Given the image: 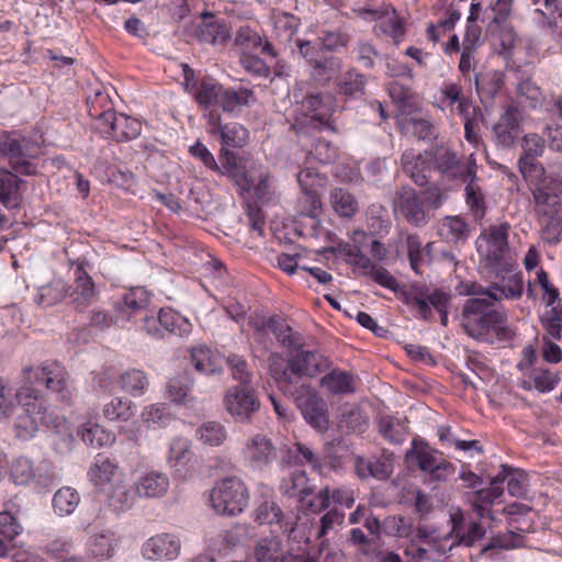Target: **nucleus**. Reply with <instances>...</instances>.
<instances>
[{"label": "nucleus", "instance_id": "obj_1", "mask_svg": "<svg viewBox=\"0 0 562 562\" xmlns=\"http://www.w3.org/2000/svg\"><path fill=\"white\" fill-rule=\"evenodd\" d=\"M24 383L16 390L19 403L23 411L14 422V430L18 438L27 440L38 430L36 409H41L38 402V389L34 385H44L47 390L57 394V398L70 405L72 391L69 374L58 362H45L36 368L29 367L23 370Z\"/></svg>", "mask_w": 562, "mask_h": 562}, {"label": "nucleus", "instance_id": "obj_2", "mask_svg": "<svg viewBox=\"0 0 562 562\" xmlns=\"http://www.w3.org/2000/svg\"><path fill=\"white\" fill-rule=\"evenodd\" d=\"M470 296L462 306L460 325L464 333L482 342H508L516 335L508 322V313L501 297L480 284L467 289Z\"/></svg>", "mask_w": 562, "mask_h": 562}, {"label": "nucleus", "instance_id": "obj_3", "mask_svg": "<svg viewBox=\"0 0 562 562\" xmlns=\"http://www.w3.org/2000/svg\"><path fill=\"white\" fill-rule=\"evenodd\" d=\"M277 381L283 394L293 400L307 424L321 432L328 429L327 405L310 384L299 383L286 371Z\"/></svg>", "mask_w": 562, "mask_h": 562}, {"label": "nucleus", "instance_id": "obj_4", "mask_svg": "<svg viewBox=\"0 0 562 562\" xmlns=\"http://www.w3.org/2000/svg\"><path fill=\"white\" fill-rule=\"evenodd\" d=\"M402 300L405 305L416 308L418 316L424 321L432 318L431 307H434L440 315L441 325H448V314L452 300L450 292L415 282L402 292Z\"/></svg>", "mask_w": 562, "mask_h": 562}, {"label": "nucleus", "instance_id": "obj_5", "mask_svg": "<svg viewBox=\"0 0 562 562\" xmlns=\"http://www.w3.org/2000/svg\"><path fill=\"white\" fill-rule=\"evenodd\" d=\"M249 498L245 482L235 475L218 480L210 492L211 506L218 515H239L248 506Z\"/></svg>", "mask_w": 562, "mask_h": 562}, {"label": "nucleus", "instance_id": "obj_6", "mask_svg": "<svg viewBox=\"0 0 562 562\" xmlns=\"http://www.w3.org/2000/svg\"><path fill=\"white\" fill-rule=\"evenodd\" d=\"M0 153L15 172L23 176L36 175V167L30 161L40 155V146L36 142L15 131L3 132L0 135Z\"/></svg>", "mask_w": 562, "mask_h": 562}, {"label": "nucleus", "instance_id": "obj_7", "mask_svg": "<svg viewBox=\"0 0 562 562\" xmlns=\"http://www.w3.org/2000/svg\"><path fill=\"white\" fill-rule=\"evenodd\" d=\"M510 225L507 222L494 224L481 234V238L486 243L484 259L486 266L494 274L509 272L515 265L508 245V234Z\"/></svg>", "mask_w": 562, "mask_h": 562}, {"label": "nucleus", "instance_id": "obj_8", "mask_svg": "<svg viewBox=\"0 0 562 562\" xmlns=\"http://www.w3.org/2000/svg\"><path fill=\"white\" fill-rule=\"evenodd\" d=\"M434 168L446 182L462 184L477 172L476 160L473 155L459 156L450 148H438L431 156Z\"/></svg>", "mask_w": 562, "mask_h": 562}, {"label": "nucleus", "instance_id": "obj_9", "mask_svg": "<svg viewBox=\"0 0 562 562\" xmlns=\"http://www.w3.org/2000/svg\"><path fill=\"white\" fill-rule=\"evenodd\" d=\"M297 111L301 117H296V124L306 133L335 132L330 122L331 113L324 102L321 92L310 93L301 101Z\"/></svg>", "mask_w": 562, "mask_h": 562}, {"label": "nucleus", "instance_id": "obj_10", "mask_svg": "<svg viewBox=\"0 0 562 562\" xmlns=\"http://www.w3.org/2000/svg\"><path fill=\"white\" fill-rule=\"evenodd\" d=\"M69 265L74 268V282L67 286L68 303L75 311L82 312L95 301L98 290L87 271L88 263L85 259H69Z\"/></svg>", "mask_w": 562, "mask_h": 562}, {"label": "nucleus", "instance_id": "obj_11", "mask_svg": "<svg viewBox=\"0 0 562 562\" xmlns=\"http://www.w3.org/2000/svg\"><path fill=\"white\" fill-rule=\"evenodd\" d=\"M393 207L395 214L415 227L426 226L431 218L425 199L408 186H403L396 191Z\"/></svg>", "mask_w": 562, "mask_h": 562}, {"label": "nucleus", "instance_id": "obj_12", "mask_svg": "<svg viewBox=\"0 0 562 562\" xmlns=\"http://www.w3.org/2000/svg\"><path fill=\"white\" fill-rule=\"evenodd\" d=\"M224 407L236 422L246 423L259 411L260 401L250 385H234L225 393Z\"/></svg>", "mask_w": 562, "mask_h": 562}, {"label": "nucleus", "instance_id": "obj_13", "mask_svg": "<svg viewBox=\"0 0 562 562\" xmlns=\"http://www.w3.org/2000/svg\"><path fill=\"white\" fill-rule=\"evenodd\" d=\"M100 115L101 121L95 128L105 137H111L116 142L135 139L142 132V123L123 113L106 111Z\"/></svg>", "mask_w": 562, "mask_h": 562}, {"label": "nucleus", "instance_id": "obj_14", "mask_svg": "<svg viewBox=\"0 0 562 562\" xmlns=\"http://www.w3.org/2000/svg\"><path fill=\"white\" fill-rule=\"evenodd\" d=\"M218 169L215 171L229 178L241 192L249 191L254 184V178L250 175L254 162L244 156H239L234 151L222 148L220 154Z\"/></svg>", "mask_w": 562, "mask_h": 562}, {"label": "nucleus", "instance_id": "obj_15", "mask_svg": "<svg viewBox=\"0 0 562 562\" xmlns=\"http://www.w3.org/2000/svg\"><path fill=\"white\" fill-rule=\"evenodd\" d=\"M243 456L249 468L262 471L277 460L278 451L270 438L258 434L245 442Z\"/></svg>", "mask_w": 562, "mask_h": 562}, {"label": "nucleus", "instance_id": "obj_16", "mask_svg": "<svg viewBox=\"0 0 562 562\" xmlns=\"http://www.w3.org/2000/svg\"><path fill=\"white\" fill-rule=\"evenodd\" d=\"M522 113L516 105H507L493 126V139L496 146L512 148L521 132Z\"/></svg>", "mask_w": 562, "mask_h": 562}, {"label": "nucleus", "instance_id": "obj_17", "mask_svg": "<svg viewBox=\"0 0 562 562\" xmlns=\"http://www.w3.org/2000/svg\"><path fill=\"white\" fill-rule=\"evenodd\" d=\"M149 306L150 294L142 286L130 289L113 305L123 325L134 317H142L150 308Z\"/></svg>", "mask_w": 562, "mask_h": 562}, {"label": "nucleus", "instance_id": "obj_18", "mask_svg": "<svg viewBox=\"0 0 562 562\" xmlns=\"http://www.w3.org/2000/svg\"><path fill=\"white\" fill-rule=\"evenodd\" d=\"M167 462L178 479L186 480L191 476L195 471L196 459L190 441L181 437L172 439Z\"/></svg>", "mask_w": 562, "mask_h": 562}, {"label": "nucleus", "instance_id": "obj_19", "mask_svg": "<svg viewBox=\"0 0 562 562\" xmlns=\"http://www.w3.org/2000/svg\"><path fill=\"white\" fill-rule=\"evenodd\" d=\"M181 549L180 539L173 533H158L145 541L142 547V554L146 560H173Z\"/></svg>", "mask_w": 562, "mask_h": 562}, {"label": "nucleus", "instance_id": "obj_20", "mask_svg": "<svg viewBox=\"0 0 562 562\" xmlns=\"http://www.w3.org/2000/svg\"><path fill=\"white\" fill-rule=\"evenodd\" d=\"M330 367V361L323 355L310 350H296L289 359L288 369L297 376L313 378Z\"/></svg>", "mask_w": 562, "mask_h": 562}, {"label": "nucleus", "instance_id": "obj_21", "mask_svg": "<svg viewBox=\"0 0 562 562\" xmlns=\"http://www.w3.org/2000/svg\"><path fill=\"white\" fill-rule=\"evenodd\" d=\"M255 562H305L304 554L284 552L282 541L277 536L259 539L254 548Z\"/></svg>", "mask_w": 562, "mask_h": 562}, {"label": "nucleus", "instance_id": "obj_22", "mask_svg": "<svg viewBox=\"0 0 562 562\" xmlns=\"http://www.w3.org/2000/svg\"><path fill=\"white\" fill-rule=\"evenodd\" d=\"M311 80L319 87H328L338 77L342 69V59L334 55L324 54L308 65Z\"/></svg>", "mask_w": 562, "mask_h": 562}, {"label": "nucleus", "instance_id": "obj_23", "mask_svg": "<svg viewBox=\"0 0 562 562\" xmlns=\"http://www.w3.org/2000/svg\"><path fill=\"white\" fill-rule=\"evenodd\" d=\"M234 43L241 49V53L247 52L251 54L260 52L272 58L278 56V52L272 43L248 25L240 26L237 30Z\"/></svg>", "mask_w": 562, "mask_h": 562}, {"label": "nucleus", "instance_id": "obj_24", "mask_svg": "<svg viewBox=\"0 0 562 562\" xmlns=\"http://www.w3.org/2000/svg\"><path fill=\"white\" fill-rule=\"evenodd\" d=\"M88 475L90 481L103 492H110L112 485L120 481L117 464L100 454L94 458Z\"/></svg>", "mask_w": 562, "mask_h": 562}, {"label": "nucleus", "instance_id": "obj_25", "mask_svg": "<svg viewBox=\"0 0 562 562\" xmlns=\"http://www.w3.org/2000/svg\"><path fill=\"white\" fill-rule=\"evenodd\" d=\"M442 459L438 451L431 449L426 442L414 439L412 448L405 454L408 465L417 467L425 475L430 472L438 461Z\"/></svg>", "mask_w": 562, "mask_h": 562}, {"label": "nucleus", "instance_id": "obj_26", "mask_svg": "<svg viewBox=\"0 0 562 562\" xmlns=\"http://www.w3.org/2000/svg\"><path fill=\"white\" fill-rule=\"evenodd\" d=\"M196 36L200 42L223 45L229 38V30L223 20L216 19L213 14H204L196 29Z\"/></svg>", "mask_w": 562, "mask_h": 562}, {"label": "nucleus", "instance_id": "obj_27", "mask_svg": "<svg viewBox=\"0 0 562 562\" xmlns=\"http://www.w3.org/2000/svg\"><path fill=\"white\" fill-rule=\"evenodd\" d=\"M404 173L412 179L418 187L428 183L427 170H429V158L426 154H415L413 150H406L401 158Z\"/></svg>", "mask_w": 562, "mask_h": 562}, {"label": "nucleus", "instance_id": "obj_28", "mask_svg": "<svg viewBox=\"0 0 562 562\" xmlns=\"http://www.w3.org/2000/svg\"><path fill=\"white\" fill-rule=\"evenodd\" d=\"M497 281L493 282L487 290L496 293L501 300L503 297L509 300H518L521 297L524 292V281L520 272H514V267H512L509 272H502L501 274H495Z\"/></svg>", "mask_w": 562, "mask_h": 562}, {"label": "nucleus", "instance_id": "obj_29", "mask_svg": "<svg viewBox=\"0 0 562 562\" xmlns=\"http://www.w3.org/2000/svg\"><path fill=\"white\" fill-rule=\"evenodd\" d=\"M439 237L452 244H464L470 236V226L461 216H445L438 223Z\"/></svg>", "mask_w": 562, "mask_h": 562}, {"label": "nucleus", "instance_id": "obj_30", "mask_svg": "<svg viewBox=\"0 0 562 562\" xmlns=\"http://www.w3.org/2000/svg\"><path fill=\"white\" fill-rule=\"evenodd\" d=\"M321 385L334 395L352 394L356 391V378L348 371L335 368L322 376Z\"/></svg>", "mask_w": 562, "mask_h": 562}, {"label": "nucleus", "instance_id": "obj_31", "mask_svg": "<svg viewBox=\"0 0 562 562\" xmlns=\"http://www.w3.org/2000/svg\"><path fill=\"white\" fill-rule=\"evenodd\" d=\"M464 183L465 203L473 218L479 222L486 215L487 204L485 193L483 192L476 173L470 177Z\"/></svg>", "mask_w": 562, "mask_h": 562}, {"label": "nucleus", "instance_id": "obj_32", "mask_svg": "<svg viewBox=\"0 0 562 562\" xmlns=\"http://www.w3.org/2000/svg\"><path fill=\"white\" fill-rule=\"evenodd\" d=\"M257 98L251 89L246 87L224 88L221 106L226 113H236L244 106H251Z\"/></svg>", "mask_w": 562, "mask_h": 562}, {"label": "nucleus", "instance_id": "obj_33", "mask_svg": "<svg viewBox=\"0 0 562 562\" xmlns=\"http://www.w3.org/2000/svg\"><path fill=\"white\" fill-rule=\"evenodd\" d=\"M356 471L361 479L374 477L386 480L392 474L393 467L391 461L383 457H358L356 460Z\"/></svg>", "mask_w": 562, "mask_h": 562}, {"label": "nucleus", "instance_id": "obj_34", "mask_svg": "<svg viewBox=\"0 0 562 562\" xmlns=\"http://www.w3.org/2000/svg\"><path fill=\"white\" fill-rule=\"evenodd\" d=\"M169 487V479L160 472H147L142 475L135 483L136 493L139 496L153 498L161 497Z\"/></svg>", "mask_w": 562, "mask_h": 562}, {"label": "nucleus", "instance_id": "obj_35", "mask_svg": "<svg viewBox=\"0 0 562 562\" xmlns=\"http://www.w3.org/2000/svg\"><path fill=\"white\" fill-rule=\"evenodd\" d=\"M367 77L351 68L345 71L337 81L338 94L348 99H359L364 95Z\"/></svg>", "mask_w": 562, "mask_h": 562}, {"label": "nucleus", "instance_id": "obj_36", "mask_svg": "<svg viewBox=\"0 0 562 562\" xmlns=\"http://www.w3.org/2000/svg\"><path fill=\"white\" fill-rule=\"evenodd\" d=\"M117 539L111 530L93 533L88 540V552L97 560L111 559L115 553Z\"/></svg>", "mask_w": 562, "mask_h": 562}, {"label": "nucleus", "instance_id": "obj_37", "mask_svg": "<svg viewBox=\"0 0 562 562\" xmlns=\"http://www.w3.org/2000/svg\"><path fill=\"white\" fill-rule=\"evenodd\" d=\"M280 491L288 497H299L303 502L313 493V487L308 484L305 471L294 470L288 479H283Z\"/></svg>", "mask_w": 562, "mask_h": 562}, {"label": "nucleus", "instance_id": "obj_38", "mask_svg": "<svg viewBox=\"0 0 562 562\" xmlns=\"http://www.w3.org/2000/svg\"><path fill=\"white\" fill-rule=\"evenodd\" d=\"M532 196L537 220L559 214L561 201L557 193L551 192L548 188L538 187L532 191Z\"/></svg>", "mask_w": 562, "mask_h": 562}, {"label": "nucleus", "instance_id": "obj_39", "mask_svg": "<svg viewBox=\"0 0 562 562\" xmlns=\"http://www.w3.org/2000/svg\"><path fill=\"white\" fill-rule=\"evenodd\" d=\"M335 213L340 217H352L359 210L357 199L344 188H334L329 195Z\"/></svg>", "mask_w": 562, "mask_h": 562}, {"label": "nucleus", "instance_id": "obj_40", "mask_svg": "<svg viewBox=\"0 0 562 562\" xmlns=\"http://www.w3.org/2000/svg\"><path fill=\"white\" fill-rule=\"evenodd\" d=\"M379 429L381 435L391 442H402L408 434L407 419L386 415L380 418Z\"/></svg>", "mask_w": 562, "mask_h": 562}, {"label": "nucleus", "instance_id": "obj_41", "mask_svg": "<svg viewBox=\"0 0 562 562\" xmlns=\"http://www.w3.org/2000/svg\"><path fill=\"white\" fill-rule=\"evenodd\" d=\"M512 4L513 0H496L490 4L485 10L486 16L482 19V22L487 20L486 31L488 33L496 32L498 27L505 24L512 13Z\"/></svg>", "mask_w": 562, "mask_h": 562}, {"label": "nucleus", "instance_id": "obj_42", "mask_svg": "<svg viewBox=\"0 0 562 562\" xmlns=\"http://www.w3.org/2000/svg\"><path fill=\"white\" fill-rule=\"evenodd\" d=\"M78 436H80L85 443L92 447H104L114 441L112 432L92 422L82 424L78 429Z\"/></svg>", "mask_w": 562, "mask_h": 562}, {"label": "nucleus", "instance_id": "obj_43", "mask_svg": "<svg viewBox=\"0 0 562 562\" xmlns=\"http://www.w3.org/2000/svg\"><path fill=\"white\" fill-rule=\"evenodd\" d=\"M38 402H41V409H36L38 427L44 426L54 430L57 434L68 432V426L64 416L59 415L54 408L47 407L42 396V391L38 390Z\"/></svg>", "mask_w": 562, "mask_h": 562}, {"label": "nucleus", "instance_id": "obj_44", "mask_svg": "<svg viewBox=\"0 0 562 562\" xmlns=\"http://www.w3.org/2000/svg\"><path fill=\"white\" fill-rule=\"evenodd\" d=\"M504 85L503 75L494 71L486 75H475V87L482 102L492 101Z\"/></svg>", "mask_w": 562, "mask_h": 562}, {"label": "nucleus", "instance_id": "obj_45", "mask_svg": "<svg viewBox=\"0 0 562 562\" xmlns=\"http://www.w3.org/2000/svg\"><path fill=\"white\" fill-rule=\"evenodd\" d=\"M120 383L124 392L137 397L146 392L149 380L144 371L130 369L121 374Z\"/></svg>", "mask_w": 562, "mask_h": 562}, {"label": "nucleus", "instance_id": "obj_46", "mask_svg": "<svg viewBox=\"0 0 562 562\" xmlns=\"http://www.w3.org/2000/svg\"><path fill=\"white\" fill-rule=\"evenodd\" d=\"M79 503V493L75 488L68 486L57 490L53 497L54 512L59 516H68L72 514Z\"/></svg>", "mask_w": 562, "mask_h": 562}, {"label": "nucleus", "instance_id": "obj_47", "mask_svg": "<svg viewBox=\"0 0 562 562\" xmlns=\"http://www.w3.org/2000/svg\"><path fill=\"white\" fill-rule=\"evenodd\" d=\"M196 437L205 446L218 447L227 439V430L220 422H205L196 429Z\"/></svg>", "mask_w": 562, "mask_h": 562}, {"label": "nucleus", "instance_id": "obj_48", "mask_svg": "<svg viewBox=\"0 0 562 562\" xmlns=\"http://www.w3.org/2000/svg\"><path fill=\"white\" fill-rule=\"evenodd\" d=\"M369 426V419L359 407L345 409L339 418L338 427L348 432H364Z\"/></svg>", "mask_w": 562, "mask_h": 562}, {"label": "nucleus", "instance_id": "obj_49", "mask_svg": "<svg viewBox=\"0 0 562 562\" xmlns=\"http://www.w3.org/2000/svg\"><path fill=\"white\" fill-rule=\"evenodd\" d=\"M224 87L213 80H202L195 91V100L200 106L207 109L222 103Z\"/></svg>", "mask_w": 562, "mask_h": 562}, {"label": "nucleus", "instance_id": "obj_50", "mask_svg": "<svg viewBox=\"0 0 562 562\" xmlns=\"http://www.w3.org/2000/svg\"><path fill=\"white\" fill-rule=\"evenodd\" d=\"M67 285L63 280H54L40 288L35 301L45 307L53 306L67 297Z\"/></svg>", "mask_w": 562, "mask_h": 562}, {"label": "nucleus", "instance_id": "obj_51", "mask_svg": "<svg viewBox=\"0 0 562 562\" xmlns=\"http://www.w3.org/2000/svg\"><path fill=\"white\" fill-rule=\"evenodd\" d=\"M241 536L239 527L224 530L210 539L209 548L218 553H226L241 543Z\"/></svg>", "mask_w": 562, "mask_h": 562}, {"label": "nucleus", "instance_id": "obj_52", "mask_svg": "<svg viewBox=\"0 0 562 562\" xmlns=\"http://www.w3.org/2000/svg\"><path fill=\"white\" fill-rule=\"evenodd\" d=\"M220 137L224 146L241 148L249 140V132L240 123L232 122L224 124Z\"/></svg>", "mask_w": 562, "mask_h": 562}, {"label": "nucleus", "instance_id": "obj_53", "mask_svg": "<svg viewBox=\"0 0 562 562\" xmlns=\"http://www.w3.org/2000/svg\"><path fill=\"white\" fill-rule=\"evenodd\" d=\"M190 358L192 366L201 374L212 375L221 372L212 359L211 349L205 346L193 347L190 350Z\"/></svg>", "mask_w": 562, "mask_h": 562}, {"label": "nucleus", "instance_id": "obj_54", "mask_svg": "<svg viewBox=\"0 0 562 562\" xmlns=\"http://www.w3.org/2000/svg\"><path fill=\"white\" fill-rule=\"evenodd\" d=\"M20 183H24L8 170H0V203L8 206L11 201H18Z\"/></svg>", "mask_w": 562, "mask_h": 562}, {"label": "nucleus", "instance_id": "obj_55", "mask_svg": "<svg viewBox=\"0 0 562 562\" xmlns=\"http://www.w3.org/2000/svg\"><path fill=\"white\" fill-rule=\"evenodd\" d=\"M405 247L412 270L417 274L420 273V267L425 262V249L419 235L416 233L406 234Z\"/></svg>", "mask_w": 562, "mask_h": 562}, {"label": "nucleus", "instance_id": "obj_56", "mask_svg": "<svg viewBox=\"0 0 562 562\" xmlns=\"http://www.w3.org/2000/svg\"><path fill=\"white\" fill-rule=\"evenodd\" d=\"M540 226V234L543 241L557 245L562 238V217L560 214L546 216L537 220Z\"/></svg>", "mask_w": 562, "mask_h": 562}, {"label": "nucleus", "instance_id": "obj_57", "mask_svg": "<svg viewBox=\"0 0 562 562\" xmlns=\"http://www.w3.org/2000/svg\"><path fill=\"white\" fill-rule=\"evenodd\" d=\"M435 528L429 527L427 525H418L414 532L413 538L411 542H415L416 540L425 541L427 542L430 548L440 554L448 553V546H447V537H435Z\"/></svg>", "mask_w": 562, "mask_h": 562}, {"label": "nucleus", "instance_id": "obj_58", "mask_svg": "<svg viewBox=\"0 0 562 562\" xmlns=\"http://www.w3.org/2000/svg\"><path fill=\"white\" fill-rule=\"evenodd\" d=\"M35 477L33 462L25 458L19 457L13 460L10 467V479L16 485H26Z\"/></svg>", "mask_w": 562, "mask_h": 562}, {"label": "nucleus", "instance_id": "obj_59", "mask_svg": "<svg viewBox=\"0 0 562 562\" xmlns=\"http://www.w3.org/2000/svg\"><path fill=\"white\" fill-rule=\"evenodd\" d=\"M142 419L148 427H165L172 420L166 404H153L144 408Z\"/></svg>", "mask_w": 562, "mask_h": 562}, {"label": "nucleus", "instance_id": "obj_60", "mask_svg": "<svg viewBox=\"0 0 562 562\" xmlns=\"http://www.w3.org/2000/svg\"><path fill=\"white\" fill-rule=\"evenodd\" d=\"M485 528L479 520L470 521L467 531L462 530L458 537L448 546L450 552L457 546L472 547L485 536Z\"/></svg>", "mask_w": 562, "mask_h": 562}, {"label": "nucleus", "instance_id": "obj_61", "mask_svg": "<svg viewBox=\"0 0 562 562\" xmlns=\"http://www.w3.org/2000/svg\"><path fill=\"white\" fill-rule=\"evenodd\" d=\"M103 415L109 420H127L133 415L131 401L114 397L103 407Z\"/></svg>", "mask_w": 562, "mask_h": 562}, {"label": "nucleus", "instance_id": "obj_62", "mask_svg": "<svg viewBox=\"0 0 562 562\" xmlns=\"http://www.w3.org/2000/svg\"><path fill=\"white\" fill-rule=\"evenodd\" d=\"M158 312L160 317L158 322H160V328L162 329V338L165 334L181 336L187 331L186 328H182L183 325L187 326V324L180 315L168 308H159Z\"/></svg>", "mask_w": 562, "mask_h": 562}, {"label": "nucleus", "instance_id": "obj_63", "mask_svg": "<svg viewBox=\"0 0 562 562\" xmlns=\"http://www.w3.org/2000/svg\"><path fill=\"white\" fill-rule=\"evenodd\" d=\"M239 63L244 70L255 77L267 79L270 76V68L266 61L254 53L243 52Z\"/></svg>", "mask_w": 562, "mask_h": 562}, {"label": "nucleus", "instance_id": "obj_64", "mask_svg": "<svg viewBox=\"0 0 562 562\" xmlns=\"http://www.w3.org/2000/svg\"><path fill=\"white\" fill-rule=\"evenodd\" d=\"M283 513L273 501H263L255 509V520L260 525L280 524Z\"/></svg>", "mask_w": 562, "mask_h": 562}]
</instances>
